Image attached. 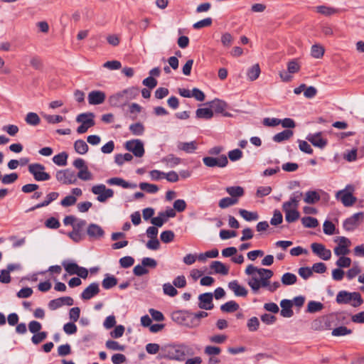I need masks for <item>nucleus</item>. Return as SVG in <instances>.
<instances>
[{
    "mask_svg": "<svg viewBox=\"0 0 364 364\" xmlns=\"http://www.w3.org/2000/svg\"><path fill=\"white\" fill-rule=\"evenodd\" d=\"M245 272L250 277L247 282L254 293H257L261 287L268 285L267 279H270L274 274L271 269L258 268L253 264H249Z\"/></svg>",
    "mask_w": 364,
    "mask_h": 364,
    "instance_id": "1",
    "label": "nucleus"
},
{
    "mask_svg": "<svg viewBox=\"0 0 364 364\" xmlns=\"http://www.w3.org/2000/svg\"><path fill=\"white\" fill-rule=\"evenodd\" d=\"M191 348L185 344L167 345L161 348L160 357L171 360H183L185 356L189 354Z\"/></svg>",
    "mask_w": 364,
    "mask_h": 364,
    "instance_id": "2",
    "label": "nucleus"
},
{
    "mask_svg": "<svg viewBox=\"0 0 364 364\" xmlns=\"http://www.w3.org/2000/svg\"><path fill=\"white\" fill-rule=\"evenodd\" d=\"M336 301L338 304H350L353 307H358L363 303L359 292H349L346 290L338 291Z\"/></svg>",
    "mask_w": 364,
    "mask_h": 364,
    "instance_id": "3",
    "label": "nucleus"
},
{
    "mask_svg": "<svg viewBox=\"0 0 364 364\" xmlns=\"http://www.w3.org/2000/svg\"><path fill=\"white\" fill-rule=\"evenodd\" d=\"M354 191L355 188L353 185H347L345 188L338 191L336 193V198L345 207H350L357 201V198L353 195Z\"/></svg>",
    "mask_w": 364,
    "mask_h": 364,
    "instance_id": "4",
    "label": "nucleus"
},
{
    "mask_svg": "<svg viewBox=\"0 0 364 364\" xmlns=\"http://www.w3.org/2000/svg\"><path fill=\"white\" fill-rule=\"evenodd\" d=\"M62 265L70 275L76 274L82 279H86L88 276V270L75 262L63 261Z\"/></svg>",
    "mask_w": 364,
    "mask_h": 364,
    "instance_id": "5",
    "label": "nucleus"
},
{
    "mask_svg": "<svg viewBox=\"0 0 364 364\" xmlns=\"http://www.w3.org/2000/svg\"><path fill=\"white\" fill-rule=\"evenodd\" d=\"M55 178L60 183L63 185L75 184L77 182V176L75 171L69 168L58 171Z\"/></svg>",
    "mask_w": 364,
    "mask_h": 364,
    "instance_id": "6",
    "label": "nucleus"
},
{
    "mask_svg": "<svg viewBox=\"0 0 364 364\" xmlns=\"http://www.w3.org/2000/svg\"><path fill=\"white\" fill-rule=\"evenodd\" d=\"M45 166L41 164H32L28 166V171L37 181H46L50 178L49 173L45 172Z\"/></svg>",
    "mask_w": 364,
    "mask_h": 364,
    "instance_id": "7",
    "label": "nucleus"
},
{
    "mask_svg": "<svg viewBox=\"0 0 364 364\" xmlns=\"http://www.w3.org/2000/svg\"><path fill=\"white\" fill-rule=\"evenodd\" d=\"M92 192L95 195H97V200L101 203L105 202L108 198L114 196V191L110 188H107L104 184L93 186L92 187Z\"/></svg>",
    "mask_w": 364,
    "mask_h": 364,
    "instance_id": "8",
    "label": "nucleus"
},
{
    "mask_svg": "<svg viewBox=\"0 0 364 364\" xmlns=\"http://www.w3.org/2000/svg\"><path fill=\"white\" fill-rule=\"evenodd\" d=\"M334 241L338 242V246H336L333 250L336 255L343 257L350 252L349 247L350 246L351 242L349 239L341 236L337 237Z\"/></svg>",
    "mask_w": 364,
    "mask_h": 364,
    "instance_id": "9",
    "label": "nucleus"
},
{
    "mask_svg": "<svg viewBox=\"0 0 364 364\" xmlns=\"http://www.w3.org/2000/svg\"><path fill=\"white\" fill-rule=\"evenodd\" d=\"M95 115H77L76 122L81 124L77 127V132L78 134L85 133L89 128L95 125L94 117Z\"/></svg>",
    "mask_w": 364,
    "mask_h": 364,
    "instance_id": "10",
    "label": "nucleus"
},
{
    "mask_svg": "<svg viewBox=\"0 0 364 364\" xmlns=\"http://www.w3.org/2000/svg\"><path fill=\"white\" fill-rule=\"evenodd\" d=\"M209 103L213 114H230L229 112L233 111L230 105L222 100L216 98Z\"/></svg>",
    "mask_w": 364,
    "mask_h": 364,
    "instance_id": "11",
    "label": "nucleus"
},
{
    "mask_svg": "<svg viewBox=\"0 0 364 364\" xmlns=\"http://www.w3.org/2000/svg\"><path fill=\"white\" fill-rule=\"evenodd\" d=\"M303 196L302 192L295 191L294 192L288 201L284 202L282 204V210L284 212H287L291 210L298 209L299 201Z\"/></svg>",
    "mask_w": 364,
    "mask_h": 364,
    "instance_id": "12",
    "label": "nucleus"
},
{
    "mask_svg": "<svg viewBox=\"0 0 364 364\" xmlns=\"http://www.w3.org/2000/svg\"><path fill=\"white\" fill-rule=\"evenodd\" d=\"M364 214L362 212L353 214L343 222V228L348 231L355 230L363 222Z\"/></svg>",
    "mask_w": 364,
    "mask_h": 364,
    "instance_id": "13",
    "label": "nucleus"
},
{
    "mask_svg": "<svg viewBox=\"0 0 364 364\" xmlns=\"http://www.w3.org/2000/svg\"><path fill=\"white\" fill-rule=\"evenodd\" d=\"M311 248L313 253L323 260L328 261L331 257V251L321 243L314 242L311 245Z\"/></svg>",
    "mask_w": 364,
    "mask_h": 364,
    "instance_id": "14",
    "label": "nucleus"
},
{
    "mask_svg": "<svg viewBox=\"0 0 364 364\" xmlns=\"http://www.w3.org/2000/svg\"><path fill=\"white\" fill-rule=\"evenodd\" d=\"M125 148L133 153L136 157H141L144 154L143 143L139 139L128 141L125 144Z\"/></svg>",
    "mask_w": 364,
    "mask_h": 364,
    "instance_id": "15",
    "label": "nucleus"
},
{
    "mask_svg": "<svg viewBox=\"0 0 364 364\" xmlns=\"http://www.w3.org/2000/svg\"><path fill=\"white\" fill-rule=\"evenodd\" d=\"M203 161L208 167L218 166L223 168L226 166L228 163V158L225 155H221L217 158L206 156L203 159Z\"/></svg>",
    "mask_w": 364,
    "mask_h": 364,
    "instance_id": "16",
    "label": "nucleus"
},
{
    "mask_svg": "<svg viewBox=\"0 0 364 364\" xmlns=\"http://www.w3.org/2000/svg\"><path fill=\"white\" fill-rule=\"evenodd\" d=\"M106 99V95L101 90H92L88 93L87 101L90 105H97L102 104Z\"/></svg>",
    "mask_w": 364,
    "mask_h": 364,
    "instance_id": "17",
    "label": "nucleus"
},
{
    "mask_svg": "<svg viewBox=\"0 0 364 364\" xmlns=\"http://www.w3.org/2000/svg\"><path fill=\"white\" fill-rule=\"evenodd\" d=\"M100 293L99 284L97 282L91 283L81 293V299L83 300H90Z\"/></svg>",
    "mask_w": 364,
    "mask_h": 364,
    "instance_id": "18",
    "label": "nucleus"
},
{
    "mask_svg": "<svg viewBox=\"0 0 364 364\" xmlns=\"http://www.w3.org/2000/svg\"><path fill=\"white\" fill-rule=\"evenodd\" d=\"M321 132L309 134L306 136V139L309 142H311L314 146L323 149L327 144V139L323 138L321 136Z\"/></svg>",
    "mask_w": 364,
    "mask_h": 364,
    "instance_id": "19",
    "label": "nucleus"
},
{
    "mask_svg": "<svg viewBox=\"0 0 364 364\" xmlns=\"http://www.w3.org/2000/svg\"><path fill=\"white\" fill-rule=\"evenodd\" d=\"M172 319L178 324L190 326L187 322V319L191 321L192 314L185 311H177L172 314Z\"/></svg>",
    "mask_w": 364,
    "mask_h": 364,
    "instance_id": "20",
    "label": "nucleus"
},
{
    "mask_svg": "<svg viewBox=\"0 0 364 364\" xmlns=\"http://www.w3.org/2000/svg\"><path fill=\"white\" fill-rule=\"evenodd\" d=\"M199 308L205 310H210L213 308L212 293H204L198 296Z\"/></svg>",
    "mask_w": 364,
    "mask_h": 364,
    "instance_id": "21",
    "label": "nucleus"
},
{
    "mask_svg": "<svg viewBox=\"0 0 364 364\" xmlns=\"http://www.w3.org/2000/svg\"><path fill=\"white\" fill-rule=\"evenodd\" d=\"M128 100V97L124 96V93L119 92L111 95L108 102L112 107H119L123 105Z\"/></svg>",
    "mask_w": 364,
    "mask_h": 364,
    "instance_id": "22",
    "label": "nucleus"
},
{
    "mask_svg": "<svg viewBox=\"0 0 364 364\" xmlns=\"http://www.w3.org/2000/svg\"><path fill=\"white\" fill-rule=\"evenodd\" d=\"M228 288L232 291L237 296H246L247 295V290L246 288L239 284L237 280H233L228 283Z\"/></svg>",
    "mask_w": 364,
    "mask_h": 364,
    "instance_id": "23",
    "label": "nucleus"
},
{
    "mask_svg": "<svg viewBox=\"0 0 364 364\" xmlns=\"http://www.w3.org/2000/svg\"><path fill=\"white\" fill-rule=\"evenodd\" d=\"M293 303L291 300L283 299L280 302L282 310L280 311L281 316L284 318H290L293 316L294 312L291 309Z\"/></svg>",
    "mask_w": 364,
    "mask_h": 364,
    "instance_id": "24",
    "label": "nucleus"
},
{
    "mask_svg": "<svg viewBox=\"0 0 364 364\" xmlns=\"http://www.w3.org/2000/svg\"><path fill=\"white\" fill-rule=\"evenodd\" d=\"M87 233L90 237L97 239L103 237L105 232L100 225L92 223L87 227Z\"/></svg>",
    "mask_w": 364,
    "mask_h": 364,
    "instance_id": "25",
    "label": "nucleus"
},
{
    "mask_svg": "<svg viewBox=\"0 0 364 364\" xmlns=\"http://www.w3.org/2000/svg\"><path fill=\"white\" fill-rule=\"evenodd\" d=\"M109 185H116L123 187L124 188H136V184L130 183L122 178L114 177L111 178L107 181Z\"/></svg>",
    "mask_w": 364,
    "mask_h": 364,
    "instance_id": "26",
    "label": "nucleus"
},
{
    "mask_svg": "<svg viewBox=\"0 0 364 364\" xmlns=\"http://www.w3.org/2000/svg\"><path fill=\"white\" fill-rule=\"evenodd\" d=\"M210 267L216 274L227 275L229 272V268L220 261H213Z\"/></svg>",
    "mask_w": 364,
    "mask_h": 364,
    "instance_id": "27",
    "label": "nucleus"
},
{
    "mask_svg": "<svg viewBox=\"0 0 364 364\" xmlns=\"http://www.w3.org/2000/svg\"><path fill=\"white\" fill-rule=\"evenodd\" d=\"M58 196L59 193L58 192H51L46 196V199L42 203H38L34 207L31 208L30 210H34L36 209L48 205L50 203L55 200Z\"/></svg>",
    "mask_w": 364,
    "mask_h": 364,
    "instance_id": "28",
    "label": "nucleus"
},
{
    "mask_svg": "<svg viewBox=\"0 0 364 364\" xmlns=\"http://www.w3.org/2000/svg\"><path fill=\"white\" fill-rule=\"evenodd\" d=\"M321 200V196L316 191H309L305 193L304 201L308 204H314Z\"/></svg>",
    "mask_w": 364,
    "mask_h": 364,
    "instance_id": "29",
    "label": "nucleus"
},
{
    "mask_svg": "<svg viewBox=\"0 0 364 364\" xmlns=\"http://www.w3.org/2000/svg\"><path fill=\"white\" fill-rule=\"evenodd\" d=\"M317 13L321 14L325 16H331L338 12V10L333 7L321 5L315 7Z\"/></svg>",
    "mask_w": 364,
    "mask_h": 364,
    "instance_id": "30",
    "label": "nucleus"
},
{
    "mask_svg": "<svg viewBox=\"0 0 364 364\" xmlns=\"http://www.w3.org/2000/svg\"><path fill=\"white\" fill-rule=\"evenodd\" d=\"M177 148L186 151V153H193L197 149V145L196 141L178 142Z\"/></svg>",
    "mask_w": 364,
    "mask_h": 364,
    "instance_id": "31",
    "label": "nucleus"
},
{
    "mask_svg": "<svg viewBox=\"0 0 364 364\" xmlns=\"http://www.w3.org/2000/svg\"><path fill=\"white\" fill-rule=\"evenodd\" d=\"M294 134L293 131L290 129H285L273 136V140L275 142H282L283 141L289 139Z\"/></svg>",
    "mask_w": 364,
    "mask_h": 364,
    "instance_id": "32",
    "label": "nucleus"
},
{
    "mask_svg": "<svg viewBox=\"0 0 364 364\" xmlns=\"http://www.w3.org/2000/svg\"><path fill=\"white\" fill-rule=\"evenodd\" d=\"M161 162L166 164L168 167L173 168L181 163V159L170 154L163 158Z\"/></svg>",
    "mask_w": 364,
    "mask_h": 364,
    "instance_id": "33",
    "label": "nucleus"
},
{
    "mask_svg": "<svg viewBox=\"0 0 364 364\" xmlns=\"http://www.w3.org/2000/svg\"><path fill=\"white\" fill-rule=\"evenodd\" d=\"M117 284V279L114 276L106 274L105 277L102 280V285L105 289H109Z\"/></svg>",
    "mask_w": 364,
    "mask_h": 364,
    "instance_id": "34",
    "label": "nucleus"
},
{
    "mask_svg": "<svg viewBox=\"0 0 364 364\" xmlns=\"http://www.w3.org/2000/svg\"><path fill=\"white\" fill-rule=\"evenodd\" d=\"M260 74V68L258 64H255L250 68L247 70V75L248 80L254 81L258 78Z\"/></svg>",
    "mask_w": 364,
    "mask_h": 364,
    "instance_id": "35",
    "label": "nucleus"
},
{
    "mask_svg": "<svg viewBox=\"0 0 364 364\" xmlns=\"http://www.w3.org/2000/svg\"><path fill=\"white\" fill-rule=\"evenodd\" d=\"M74 148L77 153L85 154L88 151V146L86 142L82 139H78L74 143Z\"/></svg>",
    "mask_w": 364,
    "mask_h": 364,
    "instance_id": "36",
    "label": "nucleus"
},
{
    "mask_svg": "<svg viewBox=\"0 0 364 364\" xmlns=\"http://www.w3.org/2000/svg\"><path fill=\"white\" fill-rule=\"evenodd\" d=\"M281 281L284 285H292L296 282L297 277L294 274L287 272L282 275Z\"/></svg>",
    "mask_w": 364,
    "mask_h": 364,
    "instance_id": "37",
    "label": "nucleus"
},
{
    "mask_svg": "<svg viewBox=\"0 0 364 364\" xmlns=\"http://www.w3.org/2000/svg\"><path fill=\"white\" fill-rule=\"evenodd\" d=\"M68 155L66 152H61L53 158V161L58 166H63L67 164Z\"/></svg>",
    "mask_w": 364,
    "mask_h": 364,
    "instance_id": "38",
    "label": "nucleus"
},
{
    "mask_svg": "<svg viewBox=\"0 0 364 364\" xmlns=\"http://www.w3.org/2000/svg\"><path fill=\"white\" fill-rule=\"evenodd\" d=\"M301 223L305 228H315L318 225V221L313 217H304L301 218Z\"/></svg>",
    "mask_w": 364,
    "mask_h": 364,
    "instance_id": "39",
    "label": "nucleus"
},
{
    "mask_svg": "<svg viewBox=\"0 0 364 364\" xmlns=\"http://www.w3.org/2000/svg\"><path fill=\"white\" fill-rule=\"evenodd\" d=\"M239 213L247 221L257 220L259 218L257 212H250L245 209H240Z\"/></svg>",
    "mask_w": 364,
    "mask_h": 364,
    "instance_id": "40",
    "label": "nucleus"
},
{
    "mask_svg": "<svg viewBox=\"0 0 364 364\" xmlns=\"http://www.w3.org/2000/svg\"><path fill=\"white\" fill-rule=\"evenodd\" d=\"M239 304L234 301H230L221 305L220 309L223 312H234L239 309Z\"/></svg>",
    "mask_w": 364,
    "mask_h": 364,
    "instance_id": "41",
    "label": "nucleus"
},
{
    "mask_svg": "<svg viewBox=\"0 0 364 364\" xmlns=\"http://www.w3.org/2000/svg\"><path fill=\"white\" fill-rule=\"evenodd\" d=\"M285 213V220L287 223H291L296 221L299 217L300 213L298 211V209L291 210L287 212H284Z\"/></svg>",
    "mask_w": 364,
    "mask_h": 364,
    "instance_id": "42",
    "label": "nucleus"
},
{
    "mask_svg": "<svg viewBox=\"0 0 364 364\" xmlns=\"http://www.w3.org/2000/svg\"><path fill=\"white\" fill-rule=\"evenodd\" d=\"M323 309V304L319 301H311L308 303L306 311L309 313H316Z\"/></svg>",
    "mask_w": 364,
    "mask_h": 364,
    "instance_id": "43",
    "label": "nucleus"
},
{
    "mask_svg": "<svg viewBox=\"0 0 364 364\" xmlns=\"http://www.w3.org/2000/svg\"><path fill=\"white\" fill-rule=\"evenodd\" d=\"M361 272V268L360 267L358 263L355 262L353 267L349 269L346 273V277L349 280L355 278L358 274Z\"/></svg>",
    "mask_w": 364,
    "mask_h": 364,
    "instance_id": "44",
    "label": "nucleus"
},
{
    "mask_svg": "<svg viewBox=\"0 0 364 364\" xmlns=\"http://www.w3.org/2000/svg\"><path fill=\"white\" fill-rule=\"evenodd\" d=\"M227 193L233 198L243 196L244 190L240 186H231L226 188Z\"/></svg>",
    "mask_w": 364,
    "mask_h": 364,
    "instance_id": "45",
    "label": "nucleus"
},
{
    "mask_svg": "<svg viewBox=\"0 0 364 364\" xmlns=\"http://www.w3.org/2000/svg\"><path fill=\"white\" fill-rule=\"evenodd\" d=\"M139 186L142 191L149 193H155L159 191V188L156 185L149 183H140Z\"/></svg>",
    "mask_w": 364,
    "mask_h": 364,
    "instance_id": "46",
    "label": "nucleus"
},
{
    "mask_svg": "<svg viewBox=\"0 0 364 364\" xmlns=\"http://www.w3.org/2000/svg\"><path fill=\"white\" fill-rule=\"evenodd\" d=\"M173 284L166 283L163 285V291L164 294L173 297L178 294L177 289Z\"/></svg>",
    "mask_w": 364,
    "mask_h": 364,
    "instance_id": "47",
    "label": "nucleus"
},
{
    "mask_svg": "<svg viewBox=\"0 0 364 364\" xmlns=\"http://www.w3.org/2000/svg\"><path fill=\"white\" fill-rule=\"evenodd\" d=\"M105 346L107 349L112 350H119L123 351L124 350V346L119 344L117 341H112V340H108L105 343Z\"/></svg>",
    "mask_w": 364,
    "mask_h": 364,
    "instance_id": "48",
    "label": "nucleus"
},
{
    "mask_svg": "<svg viewBox=\"0 0 364 364\" xmlns=\"http://www.w3.org/2000/svg\"><path fill=\"white\" fill-rule=\"evenodd\" d=\"M238 200L233 198H223L219 201V207L221 208H226L231 205H233L237 203Z\"/></svg>",
    "mask_w": 364,
    "mask_h": 364,
    "instance_id": "49",
    "label": "nucleus"
},
{
    "mask_svg": "<svg viewBox=\"0 0 364 364\" xmlns=\"http://www.w3.org/2000/svg\"><path fill=\"white\" fill-rule=\"evenodd\" d=\"M132 159L133 156L131 154L126 153L124 154H117L114 161L119 166H122L125 161H130Z\"/></svg>",
    "mask_w": 364,
    "mask_h": 364,
    "instance_id": "50",
    "label": "nucleus"
},
{
    "mask_svg": "<svg viewBox=\"0 0 364 364\" xmlns=\"http://www.w3.org/2000/svg\"><path fill=\"white\" fill-rule=\"evenodd\" d=\"M129 130L134 135L140 136L144 132V127L140 122L132 124L129 126Z\"/></svg>",
    "mask_w": 364,
    "mask_h": 364,
    "instance_id": "51",
    "label": "nucleus"
},
{
    "mask_svg": "<svg viewBox=\"0 0 364 364\" xmlns=\"http://www.w3.org/2000/svg\"><path fill=\"white\" fill-rule=\"evenodd\" d=\"M76 176L77 178H79L82 181H90L92 179V175L91 172L89 171L87 167L80 170Z\"/></svg>",
    "mask_w": 364,
    "mask_h": 364,
    "instance_id": "52",
    "label": "nucleus"
},
{
    "mask_svg": "<svg viewBox=\"0 0 364 364\" xmlns=\"http://www.w3.org/2000/svg\"><path fill=\"white\" fill-rule=\"evenodd\" d=\"M311 55L315 58H320L323 55L324 48L319 45H314L311 50Z\"/></svg>",
    "mask_w": 364,
    "mask_h": 364,
    "instance_id": "53",
    "label": "nucleus"
},
{
    "mask_svg": "<svg viewBox=\"0 0 364 364\" xmlns=\"http://www.w3.org/2000/svg\"><path fill=\"white\" fill-rule=\"evenodd\" d=\"M351 259L345 256L340 257L336 261V264L338 267V268H347L349 267L351 264Z\"/></svg>",
    "mask_w": 364,
    "mask_h": 364,
    "instance_id": "54",
    "label": "nucleus"
},
{
    "mask_svg": "<svg viewBox=\"0 0 364 364\" xmlns=\"http://www.w3.org/2000/svg\"><path fill=\"white\" fill-rule=\"evenodd\" d=\"M175 235L171 230H166L161 233L160 237L163 242L169 243L174 239Z\"/></svg>",
    "mask_w": 364,
    "mask_h": 364,
    "instance_id": "55",
    "label": "nucleus"
},
{
    "mask_svg": "<svg viewBox=\"0 0 364 364\" xmlns=\"http://www.w3.org/2000/svg\"><path fill=\"white\" fill-rule=\"evenodd\" d=\"M221 349L218 346H207L204 349L205 354L213 357L215 355H218L220 353Z\"/></svg>",
    "mask_w": 364,
    "mask_h": 364,
    "instance_id": "56",
    "label": "nucleus"
},
{
    "mask_svg": "<svg viewBox=\"0 0 364 364\" xmlns=\"http://www.w3.org/2000/svg\"><path fill=\"white\" fill-rule=\"evenodd\" d=\"M47 335L46 331L36 333L32 336L31 341L33 344L37 345L43 341L47 338Z\"/></svg>",
    "mask_w": 364,
    "mask_h": 364,
    "instance_id": "57",
    "label": "nucleus"
},
{
    "mask_svg": "<svg viewBox=\"0 0 364 364\" xmlns=\"http://www.w3.org/2000/svg\"><path fill=\"white\" fill-rule=\"evenodd\" d=\"M352 331L346 326H339L336 328L332 331V335L334 336H341L351 333Z\"/></svg>",
    "mask_w": 364,
    "mask_h": 364,
    "instance_id": "58",
    "label": "nucleus"
},
{
    "mask_svg": "<svg viewBox=\"0 0 364 364\" xmlns=\"http://www.w3.org/2000/svg\"><path fill=\"white\" fill-rule=\"evenodd\" d=\"M247 326L250 331H257L259 326V319L255 316L250 318L247 321Z\"/></svg>",
    "mask_w": 364,
    "mask_h": 364,
    "instance_id": "59",
    "label": "nucleus"
},
{
    "mask_svg": "<svg viewBox=\"0 0 364 364\" xmlns=\"http://www.w3.org/2000/svg\"><path fill=\"white\" fill-rule=\"evenodd\" d=\"M77 202V198L74 196H67L61 201L60 205L63 207H69L73 205Z\"/></svg>",
    "mask_w": 364,
    "mask_h": 364,
    "instance_id": "60",
    "label": "nucleus"
},
{
    "mask_svg": "<svg viewBox=\"0 0 364 364\" xmlns=\"http://www.w3.org/2000/svg\"><path fill=\"white\" fill-rule=\"evenodd\" d=\"M283 217L282 214L279 210H275L274 211L273 217L270 220V223L272 225H278L282 223Z\"/></svg>",
    "mask_w": 364,
    "mask_h": 364,
    "instance_id": "61",
    "label": "nucleus"
},
{
    "mask_svg": "<svg viewBox=\"0 0 364 364\" xmlns=\"http://www.w3.org/2000/svg\"><path fill=\"white\" fill-rule=\"evenodd\" d=\"M18 174L16 173L6 174L2 177L1 182L4 184H11L14 183L18 179Z\"/></svg>",
    "mask_w": 364,
    "mask_h": 364,
    "instance_id": "62",
    "label": "nucleus"
},
{
    "mask_svg": "<svg viewBox=\"0 0 364 364\" xmlns=\"http://www.w3.org/2000/svg\"><path fill=\"white\" fill-rule=\"evenodd\" d=\"M191 97L195 98L197 101L203 102L205 100V96L203 91L195 87L191 90Z\"/></svg>",
    "mask_w": 364,
    "mask_h": 364,
    "instance_id": "63",
    "label": "nucleus"
},
{
    "mask_svg": "<svg viewBox=\"0 0 364 364\" xmlns=\"http://www.w3.org/2000/svg\"><path fill=\"white\" fill-rule=\"evenodd\" d=\"M134 259L130 256H126L119 259V264L123 268L130 267L134 264Z\"/></svg>",
    "mask_w": 364,
    "mask_h": 364,
    "instance_id": "64",
    "label": "nucleus"
}]
</instances>
